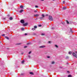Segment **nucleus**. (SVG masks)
Masks as SVG:
<instances>
[{"instance_id": "cd10ccee", "label": "nucleus", "mask_w": 77, "mask_h": 77, "mask_svg": "<svg viewBox=\"0 0 77 77\" xmlns=\"http://www.w3.org/2000/svg\"><path fill=\"white\" fill-rule=\"evenodd\" d=\"M54 61H53L52 62V64H54Z\"/></svg>"}, {"instance_id": "f257e3e1", "label": "nucleus", "mask_w": 77, "mask_h": 77, "mask_svg": "<svg viewBox=\"0 0 77 77\" xmlns=\"http://www.w3.org/2000/svg\"><path fill=\"white\" fill-rule=\"evenodd\" d=\"M49 20H50V21H53V17H52L51 16H49Z\"/></svg>"}, {"instance_id": "20e7f679", "label": "nucleus", "mask_w": 77, "mask_h": 77, "mask_svg": "<svg viewBox=\"0 0 77 77\" xmlns=\"http://www.w3.org/2000/svg\"><path fill=\"white\" fill-rule=\"evenodd\" d=\"M27 25H28V23H26L23 24V26H26Z\"/></svg>"}, {"instance_id": "f704fd0d", "label": "nucleus", "mask_w": 77, "mask_h": 77, "mask_svg": "<svg viewBox=\"0 0 77 77\" xmlns=\"http://www.w3.org/2000/svg\"><path fill=\"white\" fill-rule=\"evenodd\" d=\"M34 12H35V13H36V12H37V11H36V10H35L34 11Z\"/></svg>"}, {"instance_id": "58836bf2", "label": "nucleus", "mask_w": 77, "mask_h": 77, "mask_svg": "<svg viewBox=\"0 0 77 77\" xmlns=\"http://www.w3.org/2000/svg\"><path fill=\"white\" fill-rule=\"evenodd\" d=\"M65 1H63V4H64V3H65Z\"/></svg>"}, {"instance_id": "5fc2aeb1", "label": "nucleus", "mask_w": 77, "mask_h": 77, "mask_svg": "<svg viewBox=\"0 0 77 77\" xmlns=\"http://www.w3.org/2000/svg\"><path fill=\"white\" fill-rule=\"evenodd\" d=\"M1 38V37H0V38Z\"/></svg>"}, {"instance_id": "0eeeda50", "label": "nucleus", "mask_w": 77, "mask_h": 77, "mask_svg": "<svg viewBox=\"0 0 77 77\" xmlns=\"http://www.w3.org/2000/svg\"><path fill=\"white\" fill-rule=\"evenodd\" d=\"M63 9L64 10H65V9H66V7H63Z\"/></svg>"}, {"instance_id": "2f4dec72", "label": "nucleus", "mask_w": 77, "mask_h": 77, "mask_svg": "<svg viewBox=\"0 0 77 77\" xmlns=\"http://www.w3.org/2000/svg\"><path fill=\"white\" fill-rule=\"evenodd\" d=\"M17 44V45H20V44H21V43H18Z\"/></svg>"}, {"instance_id": "393cba45", "label": "nucleus", "mask_w": 77, "mask_h": 77, "mask_svg": "<svg viewBox=\"0 0 77 77\" xmlns=\"http://www.w3.org/2000/svg\"><path fill=\"white\" fill-rule=\"evenodd\" d=\"M21 30H24V28H22Z\"/></svg>"}, {"instance_id": "c9c22d12", "label": "nucleus", "mask_w": 77, "mask_h": 77, "mask_svg": "<svg viewBox=\"0 0 77 77\" xmlns=\"http://www.w3.org/2000/svg\"><path fill=\"white\" fill-rule=\"evenodd\" d=\"M47 57L48 58H50V57L49 56H48Z\"/></svg>"}, {"instance_id": "bb28decb", "label": "nucleus", "mask_w": 77, "mask_h": 77, "mask_svg": "<svg viewBox=\"0 0 77 77\" xmlns=\"http://www.w3.org/2000/svg\"><path fill=\"white\" fill-rule=\"evenodd\" d=\"M27 45H29L30 44H31V43H27Z\"/></svg>"}, {"instance_id": "f03ea898", "label": "nucleus", "mask_w": 77, "mask_h": 77, "mask_svg": "<svg viewBox=\"0 0 77 77\" xmlns=\"http://www.w3.org/2000/svg\"><path fill=\"white\" fill-rule=\"evenodd\" d=\"M73 55L75 57H77V55L74 52H73L72 53Z\"/></svg>"}, {"instance_id": "864d4df0", "label": "nucleus", "mask_w": 77, "mask_h": 77, "mask_svg": "<svg viewBox=\"0 0 77 77\" xmlns=\"http://www.w3.org/2000/svg\"><path fill=\"white\" fill-rule=\"evenodd\" d=\"M60 68H62L61 67H60Z\"/></svg>"}, {"instance_id": "b1692460", "label": "nucleus", "mask_w": 77, "mask_h": 77, "mask_svg": "<svg viewBox=\"0 0 77 77\" xmlns=\"http://www.w3.org/2000/svg\"><path fill=\"white\" fill-rule=\"evenodd\" d=\"M2 20H6V18H2Z\"/></svg>"}, {"instance_id": "3c124183", "label": "nucleus", "mask_w": 77, "mask_h": 77, "mask_svg": "<svg viewBox=\"0 0 77 77\" xmlns=\"http://www.w3.org/2000/svg\"><path fill=\"white\" fill-rule=\"evenodd\" d=\"M53 0V1H54V0Z\"/></svg>"}, {"instance_id": "8fccbe9b", "label": "nucleus", "mask_w": 77, "mask_h": 77, "mask_svg": "<svg viewBox=\"0 0 77 77\" xmlns=\"http://www.w3.org/2000/svg\"><path fill=\"white\" fill-rule=\"evenodd\" d=\"M54 29V28H52V29Z\"/></svg>"}, {"instance_id": "e433bc0d", "label": "nucleus", "mask_w": 77, "mask_h": 77, "mask_svg": "<svg viewBox=\"0 0 77 77\" xmlns=\"http://www.w3.org/2000/svg\"><path fill=\"white\" fill-rule=\"evenodd\" d=\"M5 34H3L2 35V36H5Z\"/></svg>"}, {"instance_id": "2eb2a0df", "label": "nucleus", "mask_w": 77, "mask_h": 77, "mask_svg": "<svg viewBox=\"0 0 77 77\" xmlns=\"http://www.w3.org/2000/svg\"><path fill=\"white\" fill-rule=\"evenodd\" d=\"M5 38H6V39H9V38H8V37H7V36H5Z\"/></svg>"}, {"instance_id": "c03bdc74", "label": "nucleus", "mask_w": 77, "mask_h": 77, "mask_svg": "<svg viewBox=\"0 0 77 77\" xmlns=\"http://www.w3.org/2000/svg\"><path fill=\"white\" fill-rule=\"evenodd\" d=\"M8 17H10V15H8Z\"/></svg>"}, {"instance_id": "09e8293b", "label": "nucleus", "mask_w": 77, "mask_h": 77, "mask_svg": "<svg viewBox=\"0 0 77 77\" xmlns=\"http://www.w3.org/2000/svg\"><path fill=\"white\" fill-rule=\"evenodd\" d=\"M41 1H44V0H41Z\"/></svg>"}, {"instance_id": "72a5a7b5", "label": "nucleus", "mask_w": 77, "mask_h": 77, "mask_svg": "<svg viewBox=\"0 0 77 77\" xmlns=\"http://www.w3.org/2000/svg\"><path fill=\"white\" fill-rule=\"evenodd\" d=\"M66 59H69V57L67 56L66 57Z\"/></svg>"}, {"instance_id": "a878e982", "label": "nucleus", "mask_w": 77, "mask_h": 77, "mask_svg": "<svg viewBox=\"0 0 77 77\" xmlns=\"http://www.w3.org/2000/svg\"><path fill=\"white\" fill-rule=\"evenodd\" d=\"M32 30H35V28H32Z\"/></svg>"}, {"instance_id": "dca6fc26", "label": "nucleus", "mask_w": 77, "mask_h": 77, "mask_svg": "<svg viewBox=\"0 0 77 77\" xmlns=\"http://www.w3.org/2000/svg\"><path fill=\"white\" fill-rule=\"evenodd\" d=\"M28 57L29 59H30V58H31V57H30V55H28Z\"/></svg>"}, {"instance_id": "412c9836", "label": "nucleus", "mask_w": 77, "mask_h": 77, "mask_svg": "<svg viewBox=\"0 0 77 77\" xmlns=\"http://www.w3.org/2000/svg\"><path fill=\"white\" fill-rule=\"evenodd\" d=\"M24 60L23 61H22V63L23 64V63H24Z\"/></svg>"}, {"instance_id": "9b49d317", "label": "nucleus", "mask_w": 77, "mask_h": 77, "mask_svg": "<svg viewBox=\"0 0 77 77\" xmlns=\"http://www.w3.org/2000/svg\"><path fill=\"white\" fill-rule=\"evenodd\" d=\"M23 5H21L20 6V8L21 9H23Z\"/></svg>"}, {"instance_id": "7ed1b4c3", "label": "nucleus", "mask_w": 77, "mask_h": 77, "mask_svg": "<svg viewBox=\"0 0 77 77\" xmlns=\"http://www.w3.org/2000/svg\"><path fill=\"white\" fill-rule=\"evenodd\" d=\"M20 23H22V24H24V20H20Z\"/></svg>"}, {"instance_id": "a211bd4d", "label": "nucleus", "mask_w": 77, "mask_h": 77, "mask_svg": "<svg viewBox=\"0 0 77 77\" xmlns=\"http://www.w3.org/2000/svg\"><path fill=\"white\" fill-rule=\"evenodd\" d=\"M61 23L62 24H65V22H61Z\"/></svg>"}, {"instance_id": "6ab92c4d", "label": "nucleus", "mask_w": 77, "mask_h": 77, "mask_svg": "<svg viewBox=\"0 0 77 77\" xmlns=\"http://www.w3.org/2000/svg\"><path fill=\"white\" fill-rule=\"evenodd\" d=\"M66 23H67V24L69 23V22L68 21V20H66Z\"/></svg>"}, {"instance_id": "c756f323", "label": "nucleus", "mask_w": 77, "mask_h": 77, "mask_svg": "<svg viewBox=\"0 0 77 77\" xmlns=\"http://www.w3.org/2000/svg\"><path fill=\"white\" fill-rule=\"evenodd\" d=\"M32 53V52L31 51H30L29 52V54H30V53Z\"/></svg>"}, {"instance_id": "ea45409f", "label": "nucleus", "mask_w": 77, "mask_h": 77, "mask_svg": "<svg viewBox=\"0 0 77 77\" xmlns=\"http://www.w3.org/2000/svg\"><path fill=\"white\" fill-rule=\"evenodd\" d=\"M45 54H47V52H45Z\"/></svg>"}, {"instance_id": "5701e85b", "label": "nucleus", "mask_w": 77, "mask_h": 77, "mask_svg": "<svg viewBox=\"0 0 77 77\" xmlns=\"http://www.w3.org/2000/svg\"><path fill=\"white\" fill-rule=\"evenodd\" d=\"M55 47H57V48H58V46L57 45H55Z\"/></svg>"}, {"instance_id": "a19ab883", "label": "nucleus", "mask_w": 77, "mask_h": 77, "mask_svg": "<svg viewBox=\"0 0 77 77\" xmlns=\"http://www.w3.org/2000/svg\"><path fill=\"white\" fill-rule=\"evenodd\" d=\"M25 35H27V33H25Z\"/></svg>"}, {"instance_id": "4468645a", "label": "nucleus", "mask_w": 77, "mask_h": 77, "mask_svg": "<svg viewBox=\"0 0 77 77\" xmlns=\"http://www.w3.org/2000/svg\"><path fill=\"white\" fill-rule=\"evenodd\" d=\"M70 32L72 33L73 32V31H72V28H70Z\"/></svg>"}, {"instance_id": "4be33fe9", "label": "nucleus", "mask_w": 77, "mask_h": 77, "mask_svg": "<svg viewBox=\"0 0 77 77\" xmlns=\"http://www.w3.org/2000/svg\"><path fill=\"white\" fill-rule=\"evenodd\" d=\"M41 35H42V36H43L44 35H45V34L44 33H42V34Z\"/></svg>"}, {"instance_id": "37998d69", "label": "nucleus", "mask_w": 77, "mask_h": 77, "mask_svg": "<svg viewBox=\"0 0 77 77\" xmlns=\"http://www.w3.org/2000/svg\"><path fill=\"white\" fill-rule=\"evenodd\" d=\"M48 14H46L45 15V16H48Z\"/></svg>"}, {"instance_id": "de8ad7c7", "label": "nucleus", "mask_w": 77, "mask_h": 77, "mask_svg": "<svg viewBox=\"0 0 77 77\" xmlns=\"http://www.w3.org/2000/svg\"><path fill=\"white\" fill-rule=\"evenodd\" d=\"M21 75H23V73H22V74H21Z\"/></svg>"}, {"instance_id": "c85d7f7f", "label": "nucleus", "mask_w": 77, "mask_h": 77, "mask_svg": "<svg viewBox=\"0 0 77 77\" xmlns=\"http://www.w3.org/2000/svg\"><path fill=\"white\" fill-rule=\"evenodd\" d=\"M38 27H41V26H42V25H39L38 26Z\"/></svg>"}, {"instance_id": "7c9ffc66", "label": "nucleus", "mask_w": 77, "mask_h": 77, "mask_svg": "<svg viewBox=\"0 0 77 77\" xmlns=\"http://www.w3.org/2000/svg\"><path fill=\"white\" fill-rule=\"evenodd\" d=\"M35 7L36 8H38V6L37 5H35Z\"/></svg>"}, {"instance_id": "aec40b11", "label": "nucleus", "mask_w": 77, "mask_h": 77, "mask_svg": "<svg viewBox=\"0 0 77 77\" xmlns=\"http://www.w3.org/2000/svg\"><path fill=\"white\" fill-rule=\"evenodd\" d=\"M27 46H24V48H27Z\"/></svg>"}, {"instance_id": "49530a36", "label": "nucleus", "mask_w": 77, "mask_h": 77, "mask_svg": "<svg viewBox=\"0 0 77 77\" xmlns=\"http://www.w3.org/2000/svg\"><path fill=\"white\" fill-rule=\"evenodd\" d=\"M67 73H69V71H67Z\"/></svg>"}, {"instance_id": "f8f14e48", "label": "nucleus", "mask_w": 77, "mask_h": 77, "mask_svg": "<svg viewBox=\"0 0 77 77\" xmlns=\"http://www.w3.org/2000/svg\"><path fill=\"white\" fill-rule=\"evenodd\" d=\"M13 19V18H12V17H10V20H12V19Z\"/></svg>"}, {"instance_id": "4c0bfd02", "label": "nucleus", "mask_w": 77, "mask_h": 77, "mask_svg": "<svg viewBox=\"0 0 77 77\" xmlns=\"http://www.w3.org/2000/svg\"><path fill=\"white\" fill-rule=\"evenodd\" d=\"M33 35H36V33H34L33 34Z\"/></svg>"}, {"instance_id": "473e14b6", "label": "nucleus", "mask_w": 77, "mask_h": 77, "mask_svg": "<svg viewBox=\"0 0 77 77\" xmlns=\"http://www.w3.org/2000/svg\"><path fill=\"white\" fill-rule=\"evenodd\" d=\"M43 18V17H40L39 18V19H41V20Z\"/></svg>"}, {"instance_id": "39448f33", "label": "nucleus", "mask_w": 77, "mask_h": 77, "mask_svg": "<svg viewBox=\"0 0 77 77\" xmlns=\"http://www.w3.org/2000/svg\"><path fill=\"white\" fill-rule=\"evenodd\" d=\"M45 47V46L42 45L39 47V48H44Z\"/></svg>"}, {"instance_id": "f3484780", "label": "nucleus", "mask_w": 77, "mask_h": 77, "mask_svg": "<svg viewBox=\"0 0 77 77\" xmlns=\"http://www.w3.org/2000/svg\"><path fill=\"white\" fill-rule=\"evenodd\" d=\"M34 29H36L37 28V26H34Z\"/></svg>"}, {"instance_id": "a18cd8bd", "label": "nucleus", "mask_w": 77, "mask_h": 77, "mask_svg": "<svg viewBox=\"0 0 77 77\" xmlns=\"http://www.w3.org/2000/svg\"><path fill=\"white\" fill-rule=\"evenodd\" d=\"M49 42V43H51V42H50V41H49V42Z\"/></svg>"}, {"instance_id": "6e6552de", "label": "nucleus", "mask_w": 77, "mask_h": 77, "mask_svg": "<svg viewBox=\"0 0 77 77\" xmlns=\"http://www.w3.org/2000/svg\"><path fill=\"white\" fill-rule=\"evenodd\" d=\"M23 12V10H21L19 12L20 13H22Z\"/></svg>"}, {"instance_id": "9d476101", "label": "nucleus", "mask_w": 77, "mask_h": 77, "mask_svg": "<svg viewBox=\"0 0 77 77\" xmlns=\"http://www.w3.org/2000/svg\"><path fill=\"white\" fill-rule=\"evenodd\" d=\"M42 15L43 18H44V17H45V15L44 14H42Z\"/></svg>"}, {"instance_id": "79ce46f5", "label": "nucleus", "mask_w": 77, "mask_h": 77, "mask_svg": "<svg viewBox=\"0 0 77 77\" xmlns=\"http://www.w3.org/2000/svg\"><path fill=\"white\" fill-rule=\"evenodd\" d=\"M24 54V53H23V52H22V53H21V54Z\"/></svg>"}, {"instance_id": "423d86ee", "label": "nucleus", "mask_w": 77, "mask_h": 77, "mask_svg": "<svg viewBox=\"0 0 77 77\" xmlns=\"http://www.w3.org/2000/svg\"><path fill=\"white\" fill-rule=\"evenodd\" d=\"M39 14H35V15H34V17H38V16H39Z\"/></svg>"}, {"instance_id": "1a4fd4ad", "label": "nucleus", "mask_w": 77, "mask_h": 77, "mask_svg": "<svg viewBox=\"0 0 77 77\" xmlns=\"http://www.w3.org/2000/svg\"><path fill=\"white\" fill-rule=\"evenodd\" d=\"M30 74H31V75H33V73L32 72H30L29 73Z\"/></svg>"}, {"instance_id": "603ef678", "label": "nucleus", "mask_w": 77, "mask_h": 77, "mask_svg": "<svg viewBox=\"0 0 77 77\" xmlns=\"http://www.w3.org/2000/svg\"><path fill=\"white\" fill-rule=\"evenodd\" d=\"M67 64H68V63H67Z\"/></svg>"}, {"instance_id": "ddd939ff", "label": "nucleus", "mask_w": 77, "mask_h": 77, "mask_svg": "<svg viewBox=\"0 0 77 77\" xmlns=\"http://www.w3.org/2000/svg\"><path fill=\"white\" fill-rule=\"evenodd\" d=\"M72 54V52H71V51H69V54Z\"/></svg>"}]
</instances>
